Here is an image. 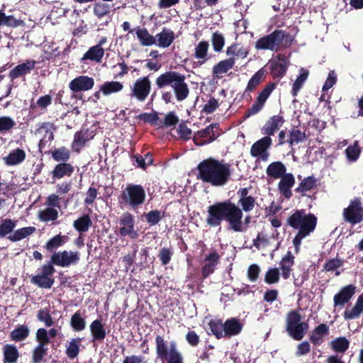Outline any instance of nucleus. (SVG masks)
Here are the masks:
<instances>
[{
    "label": "nucleus",
    "mask_w": 363,
    "mask_h": 363,
    "mask_svg": "<svg viewBox=\"0 0 363 363\" xmlns=\"http://www.w3.org/2000/svg\"><path fill=\"white\" fill-rule=\"evenodd\" d=\"M242 328V324L236 318L228 319L224 323V335L230 337L238 335Z\"/></svg>",
    "instance_id": "obj_38"
},
{
    "label": "nucleus",
    "mask_w": 363,
    "mask_h": 363,
    "mask_svg": "<svg viewBox=\"0 0 363 363\" xmlns=\"http://www.w3.org/2000/svg\"><path fill=\"white\" fill-rule=\"evenodd\" d=\"M36 230V228L34 226H28L14 230L13 233L7 237V239L11 242H18L23 239H25Z\"/></svg>",
    "instance_id": "obj_36"
},
{
    "label": "nucleus",
    "mask_w": 363,
    "mask_h": 363,
    "mask_svg": "<svg viewBox=\"0 0 363 363\" xmlns=\"http://www.w3.org/2000/svg\"><path fill=\"white\" fill-rule=\"evenodd\" d=\"M288 68L287 59L283 54L277 55V61H273L270 64V74L274 78L283 77Z\"/></svg>",
    "instance_id": "obj_21"
},
{
    "label": "nucleus",
    "mask_w": 363,
    "mask_h": 363,
    "mask_svg": "<svg viewBox=\"0 0 363 363\" xmlns=\"http://www.w3.org/2000/svg\"><path fill=\"white\" fill-rule=\"evenodd\" d=\"M82 339L80 337L72 338L66 347V355L70 359L76 358L80 352V346Z\"/></svg>",
    "instance_id": "obj_43"
},
{
    "label": "nucleus",
    "mask_w": 363,
    "mask_h": 363,
    "mask_svg": "<svg viewBox=\"0 0 363 363\" xmlns=\"http://www.w3.org/2000/svg\"><path fill=\"white\" fill-rule=\"evenodd\" d=\"M74 171V166L68 162L57 163L51 172L54 180L60 179L65 177H71Z\"/></svg>",
    "instance_id": "obj_25"
},
{
    "label": "nucleus",
    "mask_w": 363,
    "mask_h": 363,
    "mask_svg": "<svg viewBox=\"0 0 363 363\" xmlns=\"http://www.w3.org/2000/svg\"><path fill=\"white\" fill-rule=\"evenodd\" d=\"M38 217L43 222L54 221L58 218V211L54 208H47L39 212Z\"/></svg>",
    "instance_id": "obj_57"
},
{
    "label": "nucleus",
    "mask_w": 363,
    "mask_h": 363,
    "mask_svg": "<svg viewBox=\"0 0 363 363\" xmlns=\"http://www.w3.org/2000/svg\"><path fill=\"white\" fill-rule=\"evenodd\" d=\"M135 33L140 44L143 46H151L156 44V38L149 33L145 28L138 27Z\"/></svg>",
    "instance_id": "obj_41"
},
{
    "label": "nucleus",
    "mask_w": 363,
    "mask_h": 363,
    "mask_svg": "<svg viewBox=\"0 0 363 363\" xmlns=\"http://www.w3.org/2000/svg\"><path fill=\"white\" fill-rule=\"evenodd\" d=\"M151 91V82L148 76L140 77L131 86L130 96L139 101H145Z\"/></svg>",
    "instance_id": "obj_13"
},
{
    "label": "nucleus",
    "mask_w": 363,
    "mask_h": 363,
    "mask_svg": "<svg viewBox=\"0 0 363 363\" xmlns=\"http://www.w3.org/2000/svg\"><path fill=\"white\" fill-rule=\"evenodd\" d=\"M68 236L61 235L60 234L55 235L48 240L45 243L44 248L49 252H56V250L63 246L68 240Z\"/></svg>",
    "instance_id": "obj_40"
},
{
    "label": "nucleus",
    "mask_w": 363,
    "mask_h": 363,
    "mask_svg": "<svg viewBox=\"0 0 363 363\" xmlns=\"http://www.w3.org/2000/svg\"><path fill=\"white\" fill-rule=\"evenodd\" d=\"M156 352L157 357L166 363H184V357L177 348L175 342L167 345L163 337L157 335L155 337Z\"/></svg>",
    "instance_id": "obj_7"
},
{
    "label": "nucleus",
    "mask_w": 363,
    "mask_h": 363,
    "mask_svg": "<svg viewBox=\"0 0 363 363\" xmlns=\"http://www.w3.org/2000/svg\"><path fill=\"white\" fill-rule=\"evenodd\" d=\"M164 217V214L158 210H152L145 214V218L150 225H157Z\"/></svg>",
    "instance_id": "obj_62"
},
{
    "label": "nucleus",
    "mask_w": 363,
    "mask_h": 363,
    "mask_svg": "<svg viewBox=\"0 0 363 363\" xmlns=\"http://www.w3.org/2000/svg\"><path fill=\"white\" fill-rule=\"evenodd\" d=\"M173 253L174 252L170 247H162L160 249L158 257L162 265L165 266L170 262Z\"/></svg>",
    "instance_id": "obj_63"
},
{
    "label": "nucleus",
    "mask_w": 363,
    "mask_h": 363,
    "mask_svg": "<svg viewBox=\"0 0 363 363\" xmlns=\"http://www.w3.org/2000/svg\"><path fill=\"white\" fill-rule=\"evenodd\" d=\"M92 224L90 216L86 214L74 220L73 226L79 233H85Z\"/></svg>",
    "instance_id": "obj_50"
},
{
    "label": "nucleus",
    "mask_w": 363,
    "mask_h": 363,
    "mask_svg": "<svg viewBox=\"0 0 363 363\" xmlns=\"http://www.w3.org/2000/svg\"><path fill=\"white\" fill-rule=\"evenodd\" d=\"M218 106V101L214 97H211L203 106L202 112L205 113L206 114H211L217 109Z\"/></svg>",
    "instance_id": "obj_64"
},
{
    "label": "nucleus",
    "mask_w": 363,
    "mask_h": 363,
    "mask_svg": "<svg viewBox=\"0 0 363 363\" xmlns=\"http://www.w3.org/2000/svg\"><path fill=\"white\" fill-rule=\"evenodd\" d=\"M331 349L340 354H344L350 347V341L345 337H339L330 342Z\"/></svg>",
    "instance_id": "obj_44"
},
{
    "label": "nucleus",
    "mask_w": 363,
    "mask_h": 363,
    "mask_svg": "<svg viewBox=\"0 0 363 363\" xmlns=\"http://www.w3.org/2000/svg\"><path fill=\"white\" fill-rule=\"evenodd\" d=\"M36 64L35 60H27L13 68L9 73V77L12 82L20 77L24 78L35 68Z\"/></svg>",
    "instance_id": "obj_15"
},
{
    "label": "nucleus",
    "mask_w": 363,
    "mask_h": 363,
    "mask_svg": "<svg viewBox=\"0 0 363 363\" xmlns=\"http://www.w3.org/2000/svg\"><path fill=\"white\" fill-rule=\"evenodd\" d=\"M280 179L278 189L285 198L290 199L292 196L291 188L295 184L294 177L291 173H287L280 177Z\"/></svg>",
    "instance_id": "obj_24"
},
{
    "label": "nucleus",
    "mask_w": 363,
    "mask_h": 363,
    "mask_svg": "<svg viewBox=\"0 0 363 363\" xmlns=\"http://www.w3.org/2000/svg\"><path fill=\"white\" fill-rule=\"evenodd\" d=\"M272 145V140L270 137L264 136L256 141L250 148V155L253 157H259L262 161L266 162L269 159V153L268 150Z\"/></svg>",
    "instance_id": "obj_14"
},
{
    "label": "nucleus",
    "mask_w": 363,
    "mask_h": 363,
    "mask_svg": "<svg viewBox=\"0 0 363 363\" xmlns=\"http://www.w3.org/2000/svg\"><path fill=\"white\" fill-rule=\"evenodd\" d=\"M220 256L216 250H213L204 259L205 264L201 268V277L203 279L212 274L220 262Z\"/></svg>",
    "instance_id": "obj_17"
},
{
    "label": "nucleus",
    "mask_w": 363,
    "mask_h": 363,
    "mask_svg": "<svg viewBox=\"0 0 363 363\" xmlns=\"http://www.w3.org/2000/svg\"><path fill=\"white\" fill-rule=\"evenodd\" d=\"M317 217L313 213H306L304 209L296 210L286 220V223L298 232L310 235L317 225Z\"/></svg>",
    "instance_id": "obj_6"
},
{
    "label": "nucleus",
    "mask_w": 363,
    "mask_h": 363,
    "mask_svg": "<svg viewBox=\"0 0 363 363\" xmlns=\"http://www.w3.org/2000/svg\"><path fill=\"white\" fill-rule=\"evenodd\" d=\"M211 42L215 52H222L225 45V36L218 30L213 32L211 35Z\"/></svg>",
    "instance_id": "obj_48"
},
{
    "label": "nucleus",
    "mask_w": 363,
    "mask_h": 363,
    "mask_svg": "<svg viewBox=\"0 0 363 363\" xmlns=\"http://www.w3.org/2000/svg\"><path fill=\"white\" fill-rule=\"evenodd\" d=\"M16 123L10 116H0V134H6L11 132Z\"/></svg>",
    "instance_id": "obj_55"
},
{
    "label": "nucleus",
    "mask_w": 363,
    "mask_h": 363,
    "mask_svg": "<svg viewBox=\"0 0 363 363\" xmlns=\"http://www.w3.org/2000/svg\"><path fill=\"white\" fill-rule=\"evenodd\" d=\"M235 64V57H230L220 60L212 68V75L216 79H220L223 74L233 69Z\"/></svg>",
    "instance_id": "obj_23"
},
{
    "label": "nucleus",
    "mask_w": 363,
    "mask_h": 363,
    "mask_svg": "<svg viewBox=\"0 0 363 363\" xmlns=\"http://www.w3.org/2000/svg\"><path fill=\"white\" fill-rule=\"evenodd\" d=\"M345 222L354 225L363 221V203L362 199L355 197L350 201L347 207L342 211Z\"/></svg>",
    "instance_id": "obj_10"
},
{
    "label": "nucleus",
    "mask_w": 363,
    "mask_h": 363,
    "mask_svg": "<svg viewBox=\"0 0 363 363\" xmlns=\"http://www.w3.org/2000/svg\"><path fill=\"white\" fill-rule=\"evenodd\" d=\"M280 280L279 269L277 267L269 268L264 275V282L267 284H277Z\"/></svg>",
    "instance_id": "obj_58"
},
{
    "label": "nucleus",
    "mask_w": 363,
    "mask_h": 363,
    "mask_svg": "<svg viewBox=\"0 0 363 363\" xmlns=\"http://www.w3.org/2000/svg\"><path fill=\"white\" fill-rule=\"evenodd\" d=\"M266 74L267 72L264 69V68H261L257 72H256L249 80L245 91H253L257 88V86L265 79Z\"/></svg>",
    "instance_id": "obj_42"
},
{
    "label": "nucleus",
    "mask_w": 363,
    "mask_h": 363,
    "mask_svg": "<svg viewBox=\"0 0 363 363\" xmlns=\"http://www.w3.org/2000/svg\"><path fill=\"white\" fill-rule=\"evenodd\" d=\"M294 259L295 257L291 251H288L281 258L279 267L281 270V274L284 279H288L290 277L292 267L294 264Z\"/></svg>",
    "instance_id": "obj_29"
},
{
    "label": "nucleus",
    "mask_w": 363,
    "mask_h": 363,
    "mask_svg": "<svg viewBox=\"0 0 363 363\" xmlns=\"http://www.w3.org/2000/svg\"><path fill=\"white\" fill-rule=\"evenodd\" d=\"M91 138H93V135H91L88 129H81L74 134L72 148L79 152L85 145L86 143Z\"/></svg>",
    "instance_id": "obj_31"
},
{
    "label": "nucleus",
    "mask_w": 363,
    "mask_h": 363,
    "mask_svg": "<svg viewBox=\"0 0 363 363\" xmlns=\"http://www.w3.org/2000/svg\"><path fill=\"white\" fill-rule=\"evenodd\" d=\"M30 335V329L26 324L18 325L11 333L10 339L16 342L26 340Z\"/></svg>",
    "instance_id": "obj_32"
},
{
    "label": "nucleus",
    "mask_w": 363,
    "mask_h": 363,
    "mask_svg": "<svg viewBox=\"0 0 363 363\" xmlns=\"http://www.w3.org/2000/svg\"><path fill=\"white\" fill-rule=\"evenodd\" d=\"M18 220L11 218H3L0 221V238H5L11 235L16 227Z\"/></svg>",
    "instance_id": "obj_37"
},
{
    "label": "nucleus",
    "mask_w": 363,
    "mask_h": 363,
    "mask_svg": "<svg viewBox=\"0 0 363 363\" xmlns=\"http://www.w3.org/2000/svg\"><path fill=\"white\" fill-rule=\"evenodd\" d=\"M286 172V166L279 161L270 163L266 169L267 174L273 179H279L284 176Z\"/></svg>",
    "instance_id": "obj_33"
},
{
    "label": "nucleus",
    "mask_w": 363,
    "mask_h": 363,
    "mask_svg": "<svg viewBox=\"0 0 363 363\" xmlns=\"http://www.w3.org/2000/svg\"><path fill=\"white\" fill-rule=\"evenodd\" d=\"M284 119L282 116L274 115L270 117L261 129L262 133L265 136L270 137L283 125Z\"/></svg>",
    "instance_id": "obj_20"
},
{
    "label": "nucleus",
    "mask_w": 363,
    "mask_h": 363,
    "mask_svg": "<svg viewBox=\"0 0 363 363\" xmlns=\"http://www.w3.org/2000/svg\"><path fill=\"white\" fill-rule=\"evenodd\" d=\"M186 77L176 71H167L155 79V84L159 89L170 86L178 101H183L189 94V88L185 82Z\"/></svg>",
    "instance_id": "obj_4"
},
{
    "label": "nucleus",
    "mask_w": 363,
    "mask_h": 363,
    "mask_svg": "<svg viewBox=\"0 0 363 363\" xmlns=\"http://www.w3.org/2000/svg\"><path fill=\"white\" fill-rule=\"evenodd\" d=\"M255 199L252 196L247 198L239 199L238 201V204L242 207L240 209L242 211H244L245 212H250L252 211L255 208Z\"/></svg>",
    "instance_id": "obj_61"
},
{
    "label": "nucleus",
    "mask_w": 363,
    "mask_h": 363,
    "mask_svg": "<svg viewBox=\"0 0 363 363\" xmlns=\"http://www.w3.org/2000/svg\"><path fill=\"white\" fill-rule=\"evenodd\" d=\"M309 74V72L303 68L301 69V73L297 77L296 81L294 82L291 89V94L293 96H296L298 93L303 87L304 82L306 81Z\"/></svg>",
    "instance_id": "obj_47"
},
{
    "label": "nucleus",
    "mask_w": 363,
    "mask_h": 363,
    "mask_svg": "<svg viewBox=\"0 0 363 363\" xmlns=\"http://www.w3.org/2000/svg\"><path fill=\"white\" fill-rule=\"evenodd\" d=\"M90 332L92 336V342H101L106 337V330L99 319L94 320L90 325Z\"/></svg>",
    "instance_id": "obj_35"
},
{
    "label": "nucleus",
    "mask_w": 363,
    "mask_h": 363,
    "mask_svg": "<svg viewBox=\"0 0 363 363\" xmlns=\"http://www.w3.org/2000/svg\"><path fill=\"white\" fill-rule=\"evenodd\" d=\"M344 260L341 258L336 257L335 258L330 259L325 262L323 265V269L326 272H333L335 270V275L339 276L341 272L337 269L343 265Z\"/></svg>",
    "instance_id": "obj_53"
},
{
    "label": "nucleus",
    "mask_w": 363,
    "mask_h": 363,
    "mask_svg": "<svg viewBox=\"0 0 363 363\" xmlns=\"http://www.w3.org/2000/svg\"><path fill=\"white\" fill-rule=\"evenodd\" d=\"M70 325L74 331H82L86 328L85 319L82 316L79 311L75 312L71 317Z\"/></svg>",
    "instance_id": "obj_49"
},
{
    "label": "nucleus",
    "mask_w": 363,
    "mask_h": 363,
    "mask_svg": "<svg viewBox=\"0 0 363 363\" xmlns=\"http://www.w3.org/2000/svg\"><path fill=\"white\" fill-rule=\"evenodd\" d=\"M52 158L60 162H67L70 159V151L66 147L62 146L59 148H55L50 151Z\"/></svg>",
    "instance_id": "obj_45"
},
{
    "label": "nucleus",
    "mask_w": 363,
    "mask_h": 363,
    "mask_svg": "<svg viewBox=\"0 0 363 363\" xmlns=\"http://www.w3.org/2000/svg\"><path fill=\"white\" fill-rule=\"evenodd\" d=\"M37 318L39 321L45 323L48 328L54 325L52 318L48 308L40 309L37 313Z\"/></svg>",
    "instance_id": "obj_60"
},
{
    "label": "nucleus",
    "mask_w": 363,
    "mask_h": 363,
    "mask_svg": "<svg viewBox=\"0 0 363 363\" xmlns=\"http://www.w3.org/2000/svg\"><path fill=\"white\" fill-rule=\"evenodd\" d=\"M363 313V294H360L351 310H346L343 313L345 320H352L358 318Z\"/></svg>",
    "instance_id": "obj_34"
},
{
    "label": "nucleus",
    "mask_w": 363,
    "mask_h": 363,
    "mask_svg": "<svg viewBox=\"0 0 363 363\" xmlns=\"http://www.w3.org/2000/svg\"><path fill=\"white\" fill-rule=\"evenodd\" d=\"M26 157V152L21 148L11 150L9 155L3 157L4 163L7 166H16L22 163Z\"/></svg>",
    "instance_id": "obj_28"
},
{
    "label": "nucleus",
    "mask_w": 363,
    "mask_h": 363,
    "mask_svg": "<svg viewBox=\"0 0 363 363\" xmlns=\"http://www.w3.org/2000/svg\"><path fill=\"white\" fill-rule=\"evenodd\" d=\"M294 40V37L289 33L276 29L259 38L255 42V47L257 50L277 52L291 47Z\"/></svg>",
    "instance_id": "obj_5"
},
{
    "label": "nucleus",
    "mask_w": 363,
    "mask_h": 363,
    "mask_svg": "<svg viewBox=\"0 0 363 363\" xmlns=\"http://www.w3.org/2000/svg\"><path fill=\"white\" fill-rule=\"evenodd\" d=\"M286 330L295 340H302L308 330V323L301 322V315L296 310L290 311L286 318Z\"/></svg>",
    "instance_id": "obj_8"
},
{
    "label": "nucleus",
    "mask_w": 363,
    "mask_h": 363,
    "mask_svg": "<svg viewBox=\"0 0 363 363\" xmlns=\"http://www.w3.org/2000/svg\"><path fill=\"white\" fill-rule=\"evenodd\" d=\"M220 135V129L219 125L218 123H211L195 133L193 140L196 145L202 146L213 142Z\"/></svg>",
    "instance_id": "obj_12"
},
{
    "label": "nucleus",
    "mask_w": 363,
    "mask_h": 363,
    "mask_svg": "<svg viewBox=\"0 0 363 363\" xmlns=\"http://www.w3.org/2000/svg\"><path fill=\"white\" fill-rule=\"evenodd\" d=\"M345 152L349 162H356L362 152V147L359 146V141L356 140L353 144L350 145L345 150Z\"/></svg>",
    "instance_id": "obj_46"
},
{
    "label": "nucleus",
    "mask_w": 363,
    "mask_h": 363,
    "mask_svg": "<svg viewBox=\"0 0 363 363\" xmlns=\"http://www.w3.org/2000/svg\"><path fill=\"white\" fill-rule=\"evenodd\" d=\"M208 325L211 333L216 337L217 339H220L224 337V323L220 319H211Z\"/></svg>",
    "instance_id": "obj_56"
},
{
    "label": "nucleus",
    "mask_w": 363,
    "mask_h": 363,
    "mask_svg": "<svg viewBox=\"0 0 363 363\" xmlns=\"http://www.w3.org/2000/svg\"><path fill=\"white\" fill-rule=\"evenodd\" d=\"M35 339L38 342L37 345L48 347V345L50 343V338L48 336V330L43 328L37 330Z\"/></svg>",
    "instance_id": "obj_59"
},
{
    "label": "nucleus",
    "mask_w": 363,
    "mask_h": 363,
    "mask_svg": "<svg viewBox=\"0 0 363 363\" xmlns=\"http://www.w3.org/2000/svg\"><path fill=\"white\" fill-rule=\"evenodd\" d=\"M307 139V135L305 132L301 130L292 128L289 130L288 144L292 147L294 144L303 142Z\"/></svg>",
    "instance_id": "obj_51"
},
{
    "label": "nucleus",
    "mask_w": 363,
    "mask_h": 363,
    "mask_svg": "<svg viewBox=\"0 0 363 363\" xmlns=\"http://www.w3.org/2000/svg\"><path fill=\"white\" fill-rule=\"evenodd\" d=\"M121 225L119 233L123 236L129 235L131 238H135L138 234L134 231V216L128 213H124L119 220Z\"/></svg>",
    "instance_id": "obj_16"
},
{
    "label": "nucleus",
    "mask_w": 363,
    "mask_h": 363,
    "mask_svg": "<svg viewBox=\"0 0 363 363\" xmlns=\"http://www.w3.org/2000/svg\"><path fill=\"white\" fill-rule=\"evenodd\" d=\"M357 287L353 284H349L342 287L340 291L334 296V306H344L350 301L356 292Z\"/></svg>",
    "instance_id": "obj_19"
},
{
    "label": "nucleus",
    "mask_w": 363,
    "mask_h": 363,
    "mask_svg": "<svg viewBox=\"0 0 363 363\" xmlns=\"http://www.w3.org/2000/svg\"><path fill=\"white\" fill-rule=\"evenodd\" d=\"M242 217L240 208L230 200H225L216 202L208 207L206 222L210 227H218L225 220L230 229L235 232H242Z\"/></svg>",
    "instance_id": "obj_2"
},
{
    "label": "nucleus",
    "mask_w": 363,
    "mask_h": 363,
    "mask_svg": "<svg viewBox=\"0 0 363 363\" xmlns=\"http://www.w3.org/2000/svg\"><path fill=\"white\" fill-rule=\"evenodd\" d=\"M94 85V81L92 77L81 75L72 79L69 84V87L73 92L85 91H88Z\"/></svg>",
    "instance_id": "obj_18"
},
{
    "label": "nucleus",
    "mask_w": 363,
    "mask_h": 363,
    "mask_svg": "<svg viewBox=\"0 0 363 363\" xmlns=\"http://www.w3.org/2000/svg\"><path fill=\"white\" fill-rule=\"evenodd\" d=\"M157 41V45L160 48H168L174 42L175 34L173 30L167 28H163L162 31L155 36Z\"/></svg>",
    "instance_id": "obj_30"
},
{
    "label": "nucleus",
    "mask_w": 363,
    "mask_h": 363,
    "mask_svg": "<svg viewBox=\"0 0 363 363\" xmlns=\"http://www.w3.org/2000/svg\"><path fill=\"white\" fill-rule=\"evenodd\" d=\"M48 352V347L36 345L32 350V363L45 362V357Z\"/></svg>",
    "instance_id": "obj_52"
},
{
    "label": "nucleus",
    "mask_w": 363,
    "mask_h": 363,
    "mask_svg": "<svg viewBox=\"0 0 363 363\" xmlns=\"http://www.w3.org/2000/svg\"><path fill=\"white\" fill-rule=\"evenodd\" d=\"M209 43L206 40H201L196 45L194 52L192 54L193 58L198 60L196 66L200 67L205 64L209 59L208 57Z\"/></svg>",
    "instance_id": "obj_22"
},
{
    "label": "nucleus",
    "mask_w": 363,
    "mask_h": 363,
    "mask_svg": "<svg viewBox=\"0 0 363 363\" xmlns=\"http://www.w3.org/2000/svg\"><path fill=\"white\" fill-rule=\"evenodd\" d=\"M4 363H16L20 353L15 345L7 344L3 348Z\"/></svg>",
    "instance_id": "obj_39"
},
{
    "label": "nucleus",
    "mask_w": 363,
    "mask_h": 363,
    "mask_svg": "<svg viewBox=\"0 0 363 363\" xmlns=\"http://www.w3.org/2000/svg\"><path fill=\"white\" fill-rule=\"evenodd\" d=\"M79 260L78 252L58 251L52 254L50 261L38 269L37 274L30 277V282L42 289H50L55 283L52 275L55 272L54 266L67 267L77 264Z\"/></svg>",
    "instance_id": "obj_1"
},
{
    "label": "nucleus",
    "mask_w": 363,
    "mask_h": 363,
    "mask_svg": "<svg viewBox=\"0 0 363 363\" xmlns=\"http://www.w3.org/2000/svg\"><path fill=\"white\" fill-rule=\"evenodd\" d=\"M118 199L121 204H129L133 208H135L145 202V192L141 185L128 184Z\"/></svg>",
    "instance_id": "obj_9"
},
{
    "label": "nucleus",
    "mask_w": 363,
    "mask_h": 363,
    "mask_svg": "<svg viewBox=\"0 0 363 363\" xmlns=\"http://www.w3.org/2000/svg\"><path fill=\"white\" fill-rule=\"evenodd\" d=\"M316 179L313 176H309L303 179L298 186L295 189L296 192L303 193L311 191L316 186Z\"/></svg>",
    "instance_id": "obj_54"
},
{
    "label": "nucleus",
    "mask_w": 363,
    "mask_h": 363,
    "mask_svg": "<svg viewBox=\"0 0 363 363\" xmlns=\"http://www.w3.org/2000/svg\"><path fill=\"white\" fill-rule=\"evenodd\" d=\"M197 178L214 186L225 185L230 178V164L212 157L203 160L197 166Z\"/></svg>",
    "instance_id": "obj_3"
},
{
    "label": "nucleus",
    "mask_w": 363,
    "mask_h": 363,
    "mask_svg": "<svg viewBox=\"0 0 363 363\" xmlns=\"http://www.w3.org/2000/svg\"><path fill=\"white\" fill-rule=\"evenodd\" d=\"M330 328L325 323L316 326L309 335L311 342L315 346L320 345L324 341V336L329 335Z\"/></svg>",
    "instance_id": "obj_26"
},
{
    "label": "nucleus",
    "mask_w": 363,
    "mask_h": 363,
    "mask_svg": "<svg viewBox=\"0 0 363 363\" xmlns=\"http://www.w3.org/2000/svg\"><path fill=\"white\" fill-rule=\"evenodd\" d=\"M275 88L276 84L274 82H269L267 84L263 89L259 93L252 106L245 113L243 116L244 119L248 118L260 112L263 109L267 100Z\"/></svg>",
    "instance_id": "obj_11"
},
{
    "label": "nucleus",
    "mask_w": 363,
    "mask_h": 363,
    "mask_svg": "<svg viewBox=\"0 0 363 363\" xmlns=\"http://www.w3.org/2000/svg\"><path fill=\"white\" fill-rule=\"evenodd\" d=\"M104 50L101 44L91 47L81 58V62L85 63L86 61L100 62L104 57Z\"/></svg>",
    "instance_id": "obj_27"
}]
</instances>
